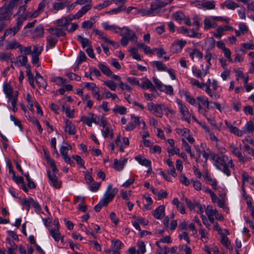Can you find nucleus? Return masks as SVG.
Returning <instances> with one entry per match:
<instances>
[{
    "mask_svg": "<svg viewBox=\"0 0 254 254\" xmlns=\"http://www.w3.org/2000/svg\"><path fill=\"white\" fill-rule=\"evenodd\" d=\"M239 30L242 33L243 35H245L248 33L249 29L246 24L241 23L239 25Z\"/></svg>",
    "mask_w": 254,
    "mask_h": 254,
    "instance_id": "338daca9",
    "label": "nucleus"
},
{
    "mask_svg": "<svg viewBox=\"0 0 254 254\" xmlns=\"http://www.w3.org/2000/svg\"><path fill=\"white\" fill-rule=\"evenodd\" d=\"M126 31L127 36L129 37V39L130 41H137V37L133 31L128 28H126Z\"/></svg>",
    "mask_w": 254,
    "mask_h": 254,
    "instance_id": "a18cd8bd",
    "label": "nucleus"
},
{
    "mask_svg": "<svg viewBox=\"0 0 254 254\" xmlns=\"http://www.w3.org/2000/svg\"><path fill=\"white\" fill-rule=\"evenodd\" d=\"M140 86L143 89H148L151 91H154L155 88L152 82L148 79H145L141 83Z\"/></svg>",
    "mask_w": 254,
    "mask_h": 254,
    "instance_id": "b1692460",
    "label": "nucleus"
},
{
    "mask_svg": "<svg viewBox=\"0 0 254 254\" xmlns=\"http://www.w3.org/2000/svg\"><path fill=\"white\" fill-rule=\"evenodd\" d=\"M19 51L21 53H24L25 55L30 54L32 52L31 46L26 47H21L19 48Z\"/></svg>",
    "mask_w": 254,
    "mask_h": 254,
    "instance_id": "052dcab7",
    "label": "nucleus"
},
{
    "mask_svg": "<svg viewBox=\"0 0 254 254\" xmlns=\"http://www.w3.org/2000/svg\"><path fill=\"white\" fill-rule=\"evenodd\" d=\"M112 243L113 245L114 248L116 250H120L123 246V243L119 240L112 241Z\"/></svg>",
    "mask_w": 254,
    "mask_h": 254,
    "instance_id": "774afa93",
    "label": "nucleus"
},
{
    "mask_svg": "<svg viewBox=\"0 0 254 254\" xmlns=\"http://www.w3.org/2000/svg\"><path fill=\"white\" fill-rule=\"evenodd\" d=\"M221 243L225 246L227 249L230 250L232 251V247L231 246L230 241L229 240L228 238L225 236L224 234H222L221 235Z\"/></svg>",
    "mask_w": 254,
    "mask_h": 254,
    "instance_id": "c85d7f7f",
    "label": "nucleus"
},
{
    "mask_svg": "<svg viewBox=\"0 0 254 254\" xmlns=\"http://www.w3.org/2000/svg\"><path fill=\"white\" fill-rule=\"evenodd\" d=\"M176 132L181 135V136H185L187 134H188L190 130L187 128H177L176 129Z\"/></svg>",
    "mask_w": 254,
    "mask_h": 254,
    "instance_id": "5fc2aeb1",
    "label": "nucleus"
},
{
    "mask_svg": "<svg viewBox=\"0 0 254 254\" xmlns=\"http://www.w3.org/2000/svg\"><path fill=\"white\" fill-rule=\"evenodd\" d=\"M207 181L209 182V184L215 190L217 189V181L215 179H212L210 176L206 175Z\"/></svg>",
    "mask_w": 254,
    "mask_h": 254,
    "instance_id": "603ef678",
    "label": "nucleus"
},
{
    "mask_svg": "<svg viewBox=\"0 0 254 254\" xmlns=\"http://www.w3.org/2000/svg\"><path fill=\"white\" fill-rule=\"evenodd\" d=\"M244 134L252 133L254 131V125L252 121L248 122L243 128Z\"/></svg>",
    "mask_w": 254,
    "mask_h": 254,
    "instance_id": "a878e982",
    "label": "nucleus"
},
{
    "mask_svg": "<svg viewBox=\"0 0 254 254\" xmlns=\"http://www.w3.org/2000/svg\"><path fill=\"white\" fill-rule=\"evenodd\" d=\"M196 99L198 101L201 102L203 105L206 106L207 109L209 108V104L210 102L207 99H205L202 96H198L197 97Z\"/></svg>",
    "mask_w": 254,
    "mask_h": 254,
    "instance_id": "4d7b16f0",
    "label": "nucleus"
},
{
    "mask_svg": "<svg viewBox=\"0 0 254 254\" xmlns=\"http://www.w3.org/2000/svg\"><path fill=\"white\" fill-rule=\"evenodd\" d=\"M177 103L179 104V110L183 116L184 120L190 124V123L191 115L188 108L185 105H183L180 101H178Z\"/></svg>",
    "mask_w": 254,
    "mask_h": 254,
    "instance_id": "0eeeda50",
    "label": "nucleus"
},
{
    "mask_svg": "<svg viewBox=\"0 0 254 254\" xmlns=\"http://www.w3.org/2000/svg\"><path fill=\"white\" fill-rule=\"evenodd\" d=\"M47 48H53L55 46L56 43L58 42V39L56 37H54V36H49L47 38Z\"/></svg>",
    "mask_w": 254,
    "mask_h": 254,
    "instance_id": "bb28decb",
    "label": "nucleus"
},
{
    "mask_svg": "<svg viewBox=\"0 0 254 254\" xmlns=\"http://www.w3.org/2000/svg\"><path fill=\"white\" fill-rule=\"evenodd\" d=\"M113 111L115 113H118L121 115H124L127 112V108L124 106H117L113 109Z\"/></svg>",
    "mask_w": 254,
    "mask_h": 254,
    "instance_id": "49530a36",
    "label": "nucleus"
},
{
    "mask_svg": "<svg viewBox=\"0 0 254 254\" xmlns=\"http://www.w3.org/2000/svg\"><path fill=\"white\" fill-rule=\"evenodd\" d=\"M44 33V29L42 26L37 27L34 31V35L36 37H41Z\"/></svg>",
    "mask_w": 254,
    "mask_h": 254,
    "instance_id": "37998d69",
    "label": "nucleus"
},
{
    "mask_svg": "<svg viewBox=\"0 0 254 254\" xmlns=\"http://www.w3.org/2000/svg\"><path fill=\"white\" fill-rule=\"evenodd\" d=\"M12 55L10 53H0V60L2 61H7L9 60H12Z\"/></svg>",
    "mask_w": 254,
    "mask_h": 254,
    "instance_id": "c03bdc74",
    "label": "nucleus"
},
{
    "mask_svg": "<svg viewBox=\"0 0 254 254\" xmlns=\"http://www.w3.org/2000/svg\"><path fill=\"white\" fill-rule=\"evenodd\" d=\"M166 4V2H160L159 1H157L151 5L150 10H147L145 9H141L139 10L136 7L129 6L127 10V14H129L131 10H135L137 12H132V14H142L143 15H150L155 13V11L158 8H160Z\"/></svg>",
    "mask_w": 254,
    "mask_h": 254,
    "instance_id": "f257e3e1",
    "label": "nucleus"
},
{
    "mask_svg": "<svg viewBox=\"0 0 254 254\" xmlns=\"http://www.w3.org/2000/svg\"><path fill=\"white\" fill-rule=\"evenodd\" d=\"M21 47V45L20 44L19 42H18L16 40H13L7 42L6 49L7 50H12L17 48H19Z\"/></svg>",
    "mask_w": 254,
    "mask_h": 254,
    "instance_id": "4be33fe9",
    "label": "nucleus"
},
{
    "mask_svg": "<svg viewBox=\"0 0 254 254\" xmlns=\"http://www.w3.org/2000/svg\"><path fill=\"white\" fill-rule=\"evenodd\" d=\"M14 3L13 0L10 1V2L8 5H5L0 8V15L3 16H8L11 14V10L12 5Z\"/></svg>",
    "mask_w": 254,
    "mask_h": 254,
    "instance_id": "f8f14e48",
    "label": "nucleus"
},
{
    "mask_svg": "<svg viewBox=\"0 0 254 254\" xmlns=\"http://www.w3.org/2000/svg\"><path fill=\"white\" fill-rule=\"evenodd\" d=\"M103 26L106 30H113L116 32H119L121 31L120 28L114 25H110L107 23H103Z\"/></svg>",
    "mask_w": 254,
    "mask_h": 254,
    "instance_id": "4c0bfd02",
    "label": "nucleus"
},
{
    "mask_svg": "<svg viewBox=\"0 0 254 254\" xmlns=\"http://www.w3.org/2000/svg\"><path fill=\"white\" fill-rule=\"evenodd\" d=\"M108 205V203H107V202H106L104 200H103L102 199L100 200L99 203L95 206L94 207V210L96 212H99L101 209L102 207L104 206H107Z\"/></svg>",
    "mask_w": 254,
    "mask_h": 254,
    "instance_id": "8fccbe9b",
    "label": "nucleus"
},
{
    "mask_svg": "<svg viewBox=\"0 0 254 254\" xmlns=\"http://www.w3.org/2000/svg\"><path fill=\"white\" fill-rule=\"evenodd\" d=\"M64 126V131L69 134L74 135L76 133L75 126L68 120L65 121Z\"/></svg>",
    "mask_w": 254,
    "mask_h": 254,
    "instance_id": "2eb2a0df",
    "label": "nucleus"
},
{
    "mask_svg": "<svg viewBox=\"0 0 254 254\" xmlns=\"http://www.w3.org/2000/svg\"><path fill=\"white\" fill-rule=\"evenodd\" d=\"M71 147L68 145L67 146H62L60 149V152L63 156L67 155V151L69 149H71Z\"/></svg>",
    "mask_w": 254,
    "mask_h": 254,
    "instance_id": "e2e57ef3",
    "label": "nucleus"
},
{
    "mask_svg": "<svg viewBox=\"0 0 254 254\" xmlns=\"http://www.w3.org/2000/svg\"><path fill=\"white\" fill-rule=\"evenodd\" d=\"M180 181L182 184L186 186H189L190 184V180L182 174L180 176Z\"/></svg>",
    "mask_w": 254,
    "mask_h": 254,
    "instance_id": "0e129e2a",
    "label": "nucleus"
},
{
    "mask_svg": "<svg viewBox=\"0 0 254 254\" xmlns=\"http://www.w3.org/2000/svg\"><path fill=\"white\" fill-rule=\"evenodd\" d=\"M98 67L101 71L107 76H109L112 75L111 70L105 65L100 63L98 65Z\"/></svg>",
    "mask_w": 254,
    "mask_h": 254,
    "instance_id": "2f4dec72",
    "label": "nucleus"
},
{
    "mask_svg": "<svg viewBox=\"0 0 254 254\" xmlns=\"http://www.w3.org/2000/svg\"><path fill=\"white\" fill-rule=\"evenodd\" d=\"M131 120L133 121L135 124L138 125L139 128L145 129L146 128V124L143 121H140V118L138 116H136L134 115H131Z\"/></svg>",
    "mask_w": 254,
    "mask_h": 254,
    "instance_id": "6ab92c4d",
    "label": "nucleus"
},
{
    "mask_svg": "<svg viewBox=\"0 0 254 254\" xmlns=\"http://www.w3.org/2000/svg\"><path fill=\"white\" fill-rule=\"evenodd\" d=\"M104 84L112 91H115L116 89V85L112 80L104 81Z\"/></svg>",
    "mask_w": 254,
    "mask_h": 254,
    "instance_id": "864d4df0",
    "label": "nucleus"
},
{
    "mask_svg": "<svg viewBox=\"0 0 254 254\" xmlns=\"http://www.w3.org/2000/svg\"><path fill=\"white\" fill-rule=\"evenodd\" d=\"M202 2L201 3L198 4L199 5H201V7L204 9H214L215 7V1L213 0L211 1H206L205 2H202V1H200V0H199V1H197V2Z\"/></svg>",
    "mask_w": 254,
    "mask_h": 254,
    "instance_id": "a211bd4d",
    "label": "nucleus"
},
{
    "mask_svg": "<svg viewBox=\"0 0 254 254\" xmlns=\"http://www.w3.org/2000/svg\"><path fill=\"white\" fill-rule=\"evenodd\" d=\"M47 31L51 34V36H54L58 39L60 36L65 35V33L63 32L62 29L58 28H50L47 29Z\"/></svg>",
    "mask_w": 254,
    "mask_h": 254,
    "instance_id": "dca6fc26",
    "label": "nucleus"
},
{
    "mask_svg": "<svg viewBox=\"0 0 254 254\" xmlns=\"http://www.w3.org/2000/svg\"><path fill=\"white\" fill-rule=\"evenodd\" d=\"M135 159L141 165L149 167L151 165V161L143 156L138 155L136 156Z\"/></svg>",
    "mask_w": 254,
    "mask_h": 254,
    "instance_id": "aec40b11",
    "label": "nucleus"
},
{
    "mask_svg": "<svg viewBox=\"0 0 254 254\" xmlns=\"http://www.w3.org/2000/svg\"><path fill=\"white\" fill-rule=\"evenodd\" d=\"M148 109L157 117L161 118L163 115V109L164 105L155 104L153 103H148L147 104Z\"/></svg>",
    "mask_w": 254,
    "mask_h": 254,
    "instance_id": "20e7f679",
    "label": "nucleus"
},
{
    "mask_svg": "<svg viewBox=\"0 0 254 254\" xmlns=\"http://www.w3.org/2000/svg\"><path fill=\"white\" fill-rule=\"evenodd\" d=\"M118 192V190L117 188L113 189L112 185H108L107 190L104 195V197L102 198L107 203H109L112 200L115 195Z\"/></svg>",
    "mask_w": 254,
    "mask_h": 254,
    "instance_id": "423d86ee",
    "label": "nucleus"
},
{
    "mask_svg": "<svg viewBox=\"0 0 254 254\" xmlns=\"http://www.w3.org/2000/svg\"><path fill=\"white\" fill-rule=\"evenodd\" d=\"M3 92L6 97L8 99V101L11 104V110L16 112L18 110L17 107V96L18 93L17 91H13L11 85L7 83H5L3 86Z\"/></svg>",
    "mask_w": 254,
    "mask_h": 254,
    "instance_id": "f03ea898",
    "label": "nucleus"
},
{
    "mask_svg": "<svg viewBox=\"0 0 254 254\" xmlns=\"http://www.w3.org/2000/svg\"><path fill=\"white\" fill-rule=\"evenodd\" d=\"M48 3L47 0H43L39 4L38 8L36 11L33 13L34 15H39L41 11H43V9Z\"/></svg>",
    "mask_w": 254,
    "mask_h": 254,
    "instance_id": "e433bc0d",
    "label": "nucleus"
},
{
    "mask_svg": "<svg viewBox=\"0 0 254 254\" xmlns=\"http://www.w3.org/2000/svg\"><path fill=\"white\" fill-rule=\"evenodd\" d=\"M154 217L157 219H161L165 216V206L160 205L152 212Z\"/></svg>",
    "mask_w": 254,
    "mask_h": 254,
    "instance_id": "ddd939ff",
    "label": "nucleus"
},
{
    "mask_svg": "<svg viewBox=\"0 0 254 254\" xmlns=\"http://www.w3.org/2000/svg\"><path fill=\"white\" fill-rule=\"evenodd\" d=\"M36 82L40 87L46 88L47 86V83L45 80L43 79V77H39L36 79Z\"/></svg>",
    "mask_w": 254,
    "mask_h": 254,
    "instance_id": "69168bd1",
    "label": "nucleus"
},
{
    "mask_svg": "<svg viewBox=\"0 0 254 254\" xmlns=\"http://www.w3.org/2000/svg\"><path fill=\"white\" fill-rule=\"evenodd\" d=\"M72 18H68L66 17H64L57 21V25L63 27L66 29V27L69 26V23L71 21Z\"/></svg>",
    "mask_w": 254,
    "mask_h": 254,
    "instance_id": "f3484780",
    "label": "nucleus"
},
{
    "mask_svg": "<svg viewBox=\"0 0 254 254\" xmlns=\"http://www.w3.org/2000/svg\"><path fill=\"white\" fill-rule=\"evenodd\" d=\"M152 64L153 66L156 67L159 71H166L168 69L167 67L161 62L154 61Z\"/></svg>",
    "mask_w": 254,
    "mask_h": 254,
    "instance_id": "cd10ccee",
    "label": "nucleus"
},
{
    "mask_svg": "<svg viewBox=\"0 0 254 254\" xmlns=\"http://www.w3.org/2000/svg\"><path fill=\"white\" fill-rule=\"evenodd\" d=\"M129 52L131 53L133 59L138 61L141 60L140 56L137 53V49L135 48H132L129 50Z\"/></svg>",
    "mask_w": 254,
    "mask_h": 254,
    "instance_id": "09e8293b",
    "label": "nucleus"
},
{
    "mask_svg": "<svg viewBox=\"0 0 254 254\" xmlns=\"http://www.w3.org/2000/svg\"><path fill=\"white\" fill-rule=\"evenodd\" d=\"M78 40L80 42L83 48L88 46L89 40L87 38H84L81 36H78Z\"/></svg>",
    "mask_w": 254,
    "mask_h": 254,
    "instance_id": "680f3d73",
    "label": "nucleus"
},
{
    "mask_svg": "<svg viewBox=\"0 0 254 254\" xmlns=\"http://www.w3.org/2000/svg\"><path fill=\"white\" fill-rule=\"evenodd\" d=\"M184 200L185 201V202L186 203L187 206L190 210H195L194 202H196V201L194 200L193 202H192L186 197L184 198Z\"/></svg>",
    "mask_w": 254,
    "mask_h": 254,
    "instance_id": "bf43d9fd",
    "label": "nucleus"
},
{
    "mask_svg": "<svg viewBox=\"0 0 254 254\" xmlns=\"http://www.w3.org/2000/svg\"><path fill=\"white\" fill-rule=\"evenodd\" d=\"M43 50V48L41 46L38 45H34L33 46V50L31 52L32 55L39 56Z\"/></svg>",
    "mask_w": 254,
    "mask_h": 254,
    "instance_id": "de8ad7c7",
    "label": "nucleus"
},
{
    "mask_svg": "<svg viewBox=\"0 0 254 254\" xmlns=\"http://www.w3.org/2000/svg\"><path fill=\"white\" fill-rule=\"evenodd\" d=\"M26 72L27 76H28V78L29 83L33 88H35V86L34 83V76L31 72L30 65H28L26 66Z\"/></svg>",
    "mask_w": 254,
    "mask_h": 254,
    "instance_id": "412c9836",
    "label": "nucleus"
},
{
    "mask_svg": "<svg viewBox=\"0 0 254 254\" xmlns=\"http://www.w3.org/2000/svg\"><path fill=\"white\" fill-rule=\"evenodd\" d=\"M230 148L232 154L237 156L240 162L245 163L247 161L246 158L242 155V153L237 146L231 145Z\"/></svg>",
    "mask_w": 254,
    "mask_h": 254,
    "instance_id": "1a4fd4ad",
    "label": "nucleus"
},
{
    "mask_svg": "<svg viewBox=\"0 0 254 254\" xmlns=\"http://www.w3.org/2000/svg\"><path fill=\"white\" fill-rule=\"evenodd\" d=\"M223 5L231 10H234L236 8L239 7V4L232 0H225Z\"/></svg>",
    "mask_w": 254,
    "mask_h": 254,
    "instance_id": "393cba45",
    "label": "nucleus"
},
{
    "mask_svg": "<svg viewBox=\"0 0 254 254\" xmlns=\"http://www.w3.org/2000/svg\"><path fill=\"white\" fill-rule=\"evenodd\" d=\"M210 159L214 161L215 166L218 170H221V166L225 165L228 157L223 154L219 155L213 152L210 153Z\"/></svg>",
    "mask_w": 254,
    "mask_h": 254,
    "instance_id": "7ed1b4c3",
    "label": "nucleus"
},
{
    "mask_svg": "<svg viewBox=\"0 0 254 254\" xmlns=\"http://www.w3.org/2000/svg\"><path fill=\"white\" fill-rule=\"evenodd\" d=\"M190 83L192 85L195 86L199 88H203L205 85L203 82L200 83L198 81L194 79H191L190 80Z\"/></svg>",
    "mask_w": 254,
    "mask_h": 254,
    "instance_id": "6e6d98bb",
    "label": "nucleus"
},
{
    "mask_svg": "<svg viewBox=\"0 0 254 254\" xmlns=\"http://www.w3.org/2000/svg\"><path fill=\"white\" fill-rule=\"evenodd\" d=\"M199 232L200 234L201 235V239L202 241H204L205 242H206V240L207 239L206 237V235H207V232H206V231L202 228V227H200L199 230Z\"/></svg>",
    "mask_w": 254,
    "mask_h": 254,
    "instance_id": "13d9d810",
    "label": "nucleus"
},
{
    "mask_svg": "<svg viewBox=\"0 0 254 254\" xmlns=\"http://www.w3.org/2000/svg\"><path fill=\"white\" fill-rule=\"evenodd\" d=\"M27 5H24L19 7L17 12L18 16H34V14L31 12H28L26 10Z\"/></svg>",
    "mask_w": 254,
    "mask_h": 254,
    "instance_id": "5701e85b",
    "label": "nucleus"
},
{
    "mask_svg": "<svg viewBox=\"0 0 254 254\" xmlns=\"http://www.w3.org/2000/svg\"><path fill=\"white\" fill-rule=\"evenodd\" d=\"M51 81L53 82H55L59 85H61L64 84L66 82V79L61 77H53L51 78Z\"/></svg>",
    "mask_w": 254,
    "mask_h": 254,
    "instance_id": "ea45409f",
    "label": "nucleus"
},
{
    "mask_svg": "<svg viewBox=\"0 0 254 254\" xmlns=\"http://www.w3.org/2000/svg\"><path fill=\"white\" fill-rule=\"evenodd\" d=\"M214 21H211L209 18H206L204 21V28L205 29H209L211 27H216L217 24Z\"/></svg>",
    "mask_w": 254,
    "mask_h": 254,
    "instance_id": "c9c22d12",
    "label": "nucleus"
},
{
    "mask_svg": "<svg viewBox=\"0 0 254 254\" xmlns=\"http://www.w3.org/2000/svg\"><path fill=\"white\" fill-rule=\"evenodd\" d=\"M91 8V5L90 3H87L82 6L81 8L78 10L77 13L75 16H82L85 14L88 10Z\"/></svg>",
    "mask_w": 254,
    "mask_h": 254,
    "instance_id": "c756f323",
    "label": "nucleus"
},
{
    "mask_svg": "<svg viewBox=\"0 0 254 254\" xmlns=\"http://www.w3.org/2000/svg\"><path fill=\"white\" fill-rule=\"evenodd\" d=\"M50 233L56 241H58L60 239V233L59 232V230L51 229L50 230Z\"/></svg>",
    "mask_w": 254,
    "mask_h": 254,
    "instance_id": "58836bf2",
    "label": "nucleus"
},
{
    "mask_svg": "<svg viewBox=\"0 0 254 254\" xmlns=\"http://www.w3.org/2000/svg\"><path fill=\"white\" fill-rule=\"evenodd\" d=\"M19 30L18 29V27H16L15 26H14L12 28H8L5 30L4 33V37L7 36H14L17 32H18Z\"/></svg>",
    "mask_w": 254,
    "mask_h": 254,
    "instance_id": "473e14b6",
    "label": "nucleus"
},
{
    "mask_svg": "<svg viewBox=\"0 0 254 254\" xmlns=\"http://www.w3.org/2000/svg\"><path fill=\"white\" fill-rule=\"evenodd\" d=\"M225 123L231 133H232L238 136H242L244 134V131L242 130H240L237 127L232 126L228 121H225Z\"/></svg>",
    "mask_w": 254,
    "mask_h": 254,
    "instance_id": "9d476101",
    "label": "nucleus"
},
{
    "mask_svg": "<svg viewBox=\"0 0 254 254\" xmlns=\"http://www.w3.org/2000/svg\"><path fill=\"white\" fill-rule=\"evenodd\" d=\"M184 95L186 97V100L191 105L193 106H197V102L196 101V99L192 97L190 94L189 92L187 91H185L184 92Z\"/></svg>",
    "mask_w": 254,
    "mask_h": 254,
    "instance_id": "7c9ffc66",
    "label": "nucleus"
},
{
    "mask_svg": "<svg viewBox=\"0 0 254 254\" xmlns=\"http://www.w3.org/2000/svg\"><path fill=\"white\" fill-rule=\"evenodd\" d=\"M187 42L185 40H178L173 43L171 47V50L173 53H178L180 52L183 48L186 45Z\"/></svg>",
    "mask_w": 254,
    "mask_h": 254,
    "instance_id": "6e6552de",
    "label": "nucleus"
},
{
    "mask_svg": "<svg viewBox=\"0 0 254 254\" xmlns=\"http://www.w3.org/2000/svg\"><path fill=\"white\" fill-rule=\"evenodd\" d=\"M127 162V159L123 158L120 160L115 159L114 160L113 167L118 171L122 170L124 168L125 163Z\"/></svg>",
    "mask_w": 254,
    "mask_h": 254,
    "instance_id": "4468645a",
    "label": "nucleus"
},
{
    "mask_svg": "<svg viewBox=\"0 0 254 254\" xmlns=\"http://www.w3.org/2000/svg\"><path fill=\"white\" fill-rule=\"evenodd\" d=\"M204 58L207 61L208 65L207 66L206 69L204 71V76H205L208 73V69L209 68V66L211 65L210 63V60L212 58V55L211 54L207 52L206 54L204 56Z\"/></svg>",
    "mask_w": 254,
    "mask_h": 254,
    "instance_id": "72a5a7b5",
    "label": "nucleus"
},
{
    "mask_svg": "<svg viewBox=\"0 0 254 254\" xmlns=\"http://www.w3.org/2000/svg\"><path fill=\"white\" fill-rule=\"evenodd\" d=\"M94 19H90V20L85 21L82 23V27L85 29H89L92 27L93 24L95 23Z\"/></svg>",
    "mask_w": 254,
    "mask_h": 254,
    "instance_id": "3c124183",
    "label": "nucleus"
},
{
    "mask_svg": "<svg viewBox=\"0 0 254 254\" xmlns=\"http://www.w3.org/2000/svg\"><path fill=\"white\" fill-rule=\"evenodd\" d=\"M153 81L157 88L160 91L164 92L166 94L170 95H173V89L171 86L164 85L158 79L155 77H153Z\"/></svg>",
    "mask_w": 254,
    "mask_h": 254,
    "instance_id": "39448f33",
    "label": "nucleus"
},
{
    "mask_svg": "<svg viewBox=\"0 0 254 254\" xmlns=\"http://www.w3.org/2000/svg\"><path fill=\"white\" fill-rule=\"evenodd\" d=\"M171 242V238L169 236H166L164 238L161 239L159 241L156 242V246L159 247L161 250H163V248L161 247L160 244V243H170Z\"/></svg>",
    "mask_w": 254,
    "mask_h": 254,
    "instance_id": "79ce46f5",
    "label": "nucleus"
},
{
    "mask_svg": "<svg viewBox=\"0 0 254 254\" xmlns=\"http://www.w3.org/2000/svg\"><path fill=\"white\" fill-rule=\"evenodd\" d=\"M203 114L206 117L208 122L211 125L212 127L215 129H218L217 125L214 120V118L211 116L208 117V116L206 114V111H204Z\"/></svg>",
    "mask_w": 254,
    "mask_h": 254,
    "instance_id": "f704fd0d",
    "label": "nucleus"
},
{
    "mask_svg": "<svg viewBox=\"0 0 254 254\" xmlns=\"http://www.w3.org/2000/svg\"><path fill=\"white\" fill-rule=\"evenodd\" d=\"M138 247L137 251L139 252V254H144L146 252V246L144 243L142 241H139L137 243Z\"/></svg>",
    "mask_w": 254,
    "mask_h": 254,
    "instance_id": "a19ab883",
    "label": "nucleus"
},
{
    "mask_svg": "<svg viewBox=\"0 0 254 254\" xmlns=\"http://www.w3.org/2000/svg\"><path fill=\"white\" fill-rule=\"evenodd\" d=\"M48 176L50 180V184L55 188H60L61 187V182L55 174H51L48 171Z\"/></svg>",
    "mask_w": 254,
    "mask_h": 254,
    "instance_id": "9b49d317",
    "label": "nucleus"
}]
</instances>
